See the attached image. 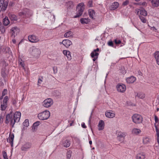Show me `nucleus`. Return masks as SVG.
<instances>
[{"label":"nucleus","mask_w":159,"mask_h":159,"mask_svg":"<svg viewBox=\"0 0 159 159\" xmlns=\"http://www.w3.org/2000/svg\"><path fill=\"white\" fill-rule=\"evenodd\" d=\"M63 145L65 147H68L70 145V142L68 140H66L63 143Z\"/></svg>","instance_id":"nucleus-33"},{"label":"nucleus","mask_w":159,"mask_h":159,"mask_svg":"<svg viewBox=\"0 0 159 159\" xmlns=\"http://www.w3.org/2000/svg\"><path fill=\"white\" fill-rule=\"evenodd\" d=\"M152 30L153 31H156V30H157L154 27H152Z\"/></svg>","instance_id":"nucleus-60"},{"label":"nucleus","mask_w":159,"mask_h":159,"mask_svg":"<svg viewBox=\"0 0 159 159\" xmlns=\"http://www.w3.org/2000/svg\"><path fill=\"white\" fill-rule=\"evenodd\" d=\"M5 31V30L4 26L2 25L1 27H0V31L1 32V33H4Z\"/></svg>","instance_id":"nucleus-43"},{"label":"nucleus","mask_w":159,"mask_h":159,"mask_svg":"<svg viewBox=\"0 0 159 159\" xmlns=\"http://www.w3.org/2000/svg\"><path fill=\"white\" fill-rule=\"evenodd\" d=\"M117 138L120 141H123L125 137V134L121 132H118L117 133Z\"/></svg>","instance_id":"nucleus-13"},{"label":"nucleus","mask_w":159,"mask_h":159,"mask_svg":"<svg viewBox=\"0 0 159 159\" xmlns=\"http://www.w3.org/2000/svg\"><path fill=\"white\" fill-rule=\"evenodd\" d=\"M89 14L90 18H91L93 19H95V12L94 10L92 9H90L89 10Z\"/></svg>","instance_id":"nucleus-25"},{"label":"nucleus","mask_w":159,"mask_h":159,"mask_svg":"<svg viewBox=\"0 0 159 159\" xmlns=\"http://www.w3.org/2000/svg\"><path fill=\"white\" fill-rule=\"evenodd\" d=\"M50 112L47 110L45 111L38 114V118L41 120H47L50 116Z\"/></svg>","instance_id":"nucleus-3"},{"label":"nucleus","mask_w":159,"mask_h":159,"mask_svg":"<svg viewBox=\"0 0 159 159\" xmlns=\"http://www.w3.org/2000/svg\"><path fill=\"white\" fill-rule=\"evenodd\" d=\"M141 132V130L138 128H133L131 131L132 134L135 135H138Z\"/></svg>","instance_id":"nucleus-24"},{"label":"nucleus","mask_w":159,"mask_h":159,"mask_svg":"<svg viewBox=\"0 0 159 159\" xmlns=\"http://www.w3.org/2000/svg\"><path fill=\"white\" fill-rule=\"evenodd\" d=\"M108 44L109 46L113 47V43L112 41H109L108 43Z\"/></svg>","instance_id":"nucleus-48"},{"label":"nucleus","mask_w":159,"mask_h":159,"mask_svg":"<svg viewBox=\"0 0 159 159\" xmlns=\"http://www.w3.org/2000/svg\"><path fill=\"white\" fill-rule=\"evenodd\" d=\"M119 5V4L118 2H115L110 7V9L111 10H115L118 8Z\"/></svg>","instance_id":"nucleus-22"},{"label":"nucleus","mask_w":159,"mask_h":159,"mask_svg":"<svg viewBox=\"0 0 159 159\" xmlns=\"http://www.w3.org/2000/svg\"><path fill=\"white\" fill-rule=\"evenodd\" d=\"M140 13L144 16H146L147 15V12L143 9L141 10Z\"/></svg>","instance_id":"nucleus-35"},{"label":"nucleus","mask_w":159,"mask_h":159,"mask_svg":"<svg viewBox=\"0 0 159 159\" xmlns=\"http://www.w3.org/2000/svg\"><path fill=\"white\" fill-rule=\"evenodd\" d=\"M40 53V50L37 48H34L33 49L32 51V54L34 57H38Z\"/></svg>","instance_id":"nucleus-17"},{"label":"nucleus","mask_w":159,"mask_h":159,"mask_svg":"<svg viewBox=\"0 0 159 159\" xmlns=\"http://www.w3.org/2000/svg\"><path fill=\"white\" fill-rule=\"evenodd\" d=\"M157 63L159 65V60H156Z\"/></svg>","instance_id":"nucleus-63"},{"label":"nucleus","mask_w":159,"mask_h":159,"mask_svg":"<svg viewBox=\"0 0 159 159\" xmlns=\"http://www.w3.org/2000/svg\"><path fill=\"white\" fill-rule=\"evenodd\" d=\"M154 119L155 121V123H156V124L157 123H158L159 122V119H158L157 116L156 115L154 116Z\"/></svg>","instance_id":"nucleus-46"},{"label":"nucleus","mask_w":159,"mask_h":159,"mask_svg":"<svg viewBox=\"0 0 159 159\" xmlns=\"http://www.w3.org/2000/svg\"><path fill=\"white\" fill-rule=\"evenodd\" d=\"M3 96L2 95V96L0 97V100H2L3 98Z\"/></svg>","instance_id":"nucleus-64"},{"label":"nucleus","mask_w":159,"mask_h":159,"mask_svg":"<svg viewBox=\"0 0 159 159\" xmlns=\"http://www.w3.org/2000/svg\"><path fill=\"white\" fill-rule=\"evenodd\" d=\"M14 119L13 117L11 112L9 114L7 115L6 117L5 123L6 124H8L9 123L10 125L12 126V127H13L14 125L16 123L14 121Z\"/></svg>","instance_id":"nucleus-4"},{"label":"nucleus","mask_w":159,"mask_h":159,"mask_svg":"<svg viewBox=\"0 0 159 159\" xmlns=\"http://www.w3.org/2000/svg\"><path fill=\"white\" fill-rule=\"evenodd\" d=\"M81 125H82V127L84 128H86V126L85 125L84 123H82Z\"/></svg>","instance_id":"nucleus-56"},{"label":"nucleus","mask_w":159,"mask_h":159,"mask_svg":"<svg viewBox=\"0 0 159 159\" xmlns=\"http://www.w3.org/2000/svg\"><path fill=\"white\" fill-rule=\"evenodd\" d=\"M71 156V152L70 151H68L67 152L66 154L67 158L69 159Z\"/></svg>","instance_id":"nucleus-44"},{"label":"nucleus","mask_w":159,"mask_h":159,"mask_svg":"<svg viewBox=\"0 0 159 159\" xmlns=\"http://www.w3.org/2000/svg\"><path fill=\"white\" fill-rule=\"evenodd\" d=\"M13 3L12 2H10V3L9 4V6H10V7H12L13 5Z\"/></svg>","instance_id":"nucleus-57"},{"label":"nucleus","mask_w":159,"mask_h":159,"mask_svg":"<svg viewBox=\"0 0 159 159\" xmlns=\"http://www.w3.org/2000/svg\"><path fill=\"white\" fill-rule=\"evenodd\" d=\"M136 80V78L134 76H131L130 77L127 78L126 81L128 84L133 83Z\"/></svg>","instance_id":"nucleus-18"},{"label":"nucleus","mask_w":159,"mask_h":159,"mask_svg":"<svg viewBox=\"0 0 159 159\" xmlns=\"http://www.w3.org/2000/svg\"><path fill=\"white\" fill-rule=\"evenodd\" d=\"M43 106L45 107H49L53 103L52 99L51 98H48L44 100L42 103Z\"/></svg>","instance_id":"nucleus-7"},{"label":"nucleus","mask_w":159,"mask_h":159,"mask_svg":"<svg viewBox=\"0 0 159 159\" xmlns=\"http://www.w3.org/2000/svg\"><path fill=\"white\" fill-rule=\"evenodd\" d=\"M42 82V80L40 79H39L38 80V85H39V84H40Z\"/></svg>","instance_id":"nucleus-54"},{"label":"nucleus","mask_w":159,"mask_h":159,"mask_svg":"<svg viewBox=\"0 0 159 159\" xmlns=\"http://www.w3.org/2000/svg\"><path fill=\"white\" fill-rule=\"evenodd\" d=\"M12 42L13 43H16V40L15 39H13L12 40Z\"/></svg>","instance_id":"nucleus-61"},{"label":"nucleus","mask_w":159,"mask_h":159,"mask_svg":"<svg viewBox=\"0 0 159 159\" xmlns=\"http://www.w3.org/2000/svg\"><path fill=\"white\" fill-rule=\"evenodd\" d=\"M20 30L17 27H15L12 28L11 30L10 33L12 38L15 37L16 35L19 33Z\"/></svg>","instance_id":"nucleus-11"},{"label":"nucleus","mask_w":159,"mask_h":159,"mask_svg":"<svg viewBox=\"0 0 159 159\" xmlns=\"http://www.w3.org/2000/svg\"><path fill=\"white\" fill-rule=\"evenodd\" d=\"M154 56L156 60H159V51L156 52L154 53Z\"/></svg>","instance_id":"nucleus-36"},{"label":"nucleus","mask_w":159,"mask_h":159,"mask_svg":"<svg viewBox=\"0 0 159 159\" xmlns=\"http://www.w3.org/2000/svg\"><path fill=\"white\" fill-rule=\"evenodd\" d=\"M99 51V49L97 48L96 49H95L94 51L91 52V56L92 57L94 58L93 60H96V59H97L98 56L99 55L98 53L97 52Z\"/></svg>","instance_id":"nucleus-15"},{"label":"nucleus","mask_w":159,"mask_h":159,"mask_svg":"<svg viewBox=\"0 0 159 159\" xmlns=\"http://www.w3.org/2000/svg\"><path fill=\"white\" fill-rule=\"evenodd\" d=\"M14 137V134L10 133L8 138L7 139V141L10 143L11 146H13V141Z\"/></svg>","instance_id":"nucleus-14"},{"label":"nucleus","mask_w":159,"mask_h":159,"mask_svg":"<svg viewBox=\"0 0 159 159\" xmlns=\"http://www.w3.org/2000/svg\"><path fill=\"white\" fill-rule=\"evenodd\" d=\"M84 7L83 3L79 4L76 7V15L74 16V18H77L81 16L84 11Z\"/></svg>","instance_id":"nucleus-1"},{"label":"nucleus","mask_w":159,"mask_h":159,"mask_svg":"<svg viewBox=\"0 0 159 159\" xmlns=\"http://www.w3.org/2000/svg\"><path fill=\"white\" fill-rule=\"evenodd\" d=\"M53 71H54V73H57V68H56V69H55V68L53 67Z\"/></svg>","instance_id":"nucleus-59"},{"label":"nucleus","mask_w":159,"mask_h":159,"mask_svg":"<svg viewBox=\"0 0 159 159\" xmlns=\"http://www.w3.org/2000/svg\"><path fill=\"white\" fill-rule=\"evenodd\" d=\"M19 65H20L21 66H22L23 67V69H25V67H24L25 65H24V62H20L19 61Z\"/></svg>","instance_id":"nucleus-51"},{"label":"nucleus","mask_w":159,"mask_h":159,"mask_svg":"<svg viewBox=\"0 0 159 159\" xmlns=\"http://www.w3.org/2000/svg\"><path fill=\"white\" fill-rule=\"evenodd\" d=\"M8 100V97L6 96L4 98L2 102H1V109L2 111L5 110L7 107Z\"/></svg>","instance_id":"nucleus-8"},{"label":"nucleus","mask_w":159,"mask_h":159,"mask_svg":"<svg viewBox=\"0 0 159 159\" xmlns=\"http://www.w3.org/2000/svg\"><path fill=\"white\" fill-rule=\"evenodd\" d=\"M2 156L4 159H8L6 152L5 151H3L2 152Z\"/></svg>","instance_id":"nucleus-40"},{"label":"nucleus","mask_w":159,"mask_h":159,"mask_svg":"<svg viewBox=\"0 0 159 159\" xmlns=\"http://www.w3.org/2000/svg\"><path fill=\"white\" fill-rule=\"evenodd\" d=\"M19 15L23 17H29L32 15V13L31 11L26 8L19 12Z\"/></svg>","instance_id":"nucleus-5"},{"label":"nucleus","mask_w":159,"mask_h":159,"mask_svg":"<svg viewBox=\"0 0 159 159\" xmlns=\"http://www.w3.org/2000/svg\"><path fill=\"white\" fill-rule=\"evenodd\" d=\"M89 143L90 145H91L92 144V141L90 140L89 141Z\"/></svg>","instance_id":"nucleus-62"},{"label":"nucleus","mask_w":159,"mask_h":159,"mask_svg":"<svg viewBox=\"0 0 159 159\" xmlns=\"http://www.w3.org/2000/svg\"><path fill=\"white\" fill-rule=\"evenodd\" d=\"M105 115L107 117L109 118H112L115 117V113L112 111L107 112L105 113Z\"/></svg>","instance_id":"nucleus-23"},{"label":"nucleus","mask_w":159,"mask_h":159,"mask_svg":"<svg viewBox=\"0 0 159 159\" xmlns=\"http://www.w3.org/2000/svg\"><path fill=\"white\" fill-rule=\"evenodd\" d=\"M28 38L29 40L31 43H37L39 41V38L34 35H29Z\"/></svg>","instance_id":"nucleus-10"},{"label":"nucleus","mask_w":159,"mask_h":159,"mask_svg":"<svg viewBox=\"0 0 159 159\" xmlns=\"http://www.w3.org/2000/svg\"><path fill=\"white\" fill-rule=\"evenodd\" d=\"M140 5H142L143 6H146L147 5V3L145 2H142L141 3V4H140Z\"/></svg>","instance_id":"nucleus-58"},{"label":"nucleus","mask_w":159,"mask_h":159,"mask_svg":"<svg viewBox=\"0 0 159 159\" xmlns=\"http://www.w3.org/2000/svg\"><path fill=\"white\" fill-rule=\"evenodd\" d=\"M21 116V113L19 111H16L14 114L13 116L14 119V121L16 122H18L20 120Z\"/></svg>","instance_id":"nucleus-12"},{"label":"nucleus","mask_w":159,"mask_h":159,"mask_svg":"<svg viewBox=\"0 0 159 159\" xmlns=\"http://www.w3.org/2000/svg\"><path fill=\"white\" fill-rule=\"evenodd\" d=\"M24 126L28 127L29 125V121L28 119H25L23 123Z\"/></svg>","instance_id":"nucleus-38"},{"label":"nucleus","mask_w":159,"mask_h":159,"mask_svg":"<svg viewBox=\"0 0 159 159\" xmlns=\"http://www.w3.org/2000/svg\"><path fill=\"white\" fill-rule=\"evenodd\" d=\"M129 3V2L128 0H126V1L124 2L123 3L122 5L124 6H126L128 5Z\"/></svg>","instance_id":"nucleus-47"},{"label":"nucleus","mask_w":159,"mask_h":159,"mask_svg":"<svg viewBox=\"0 0 159 159\" xmlns=\"http://www.w3.org/2000/svg\"><path fill=\"white\" fill-rule=\"evenodd\" d=\"M145 154L143 152H140L137 154L136 156V159H145Z\"/></svg>","instance_id":"nucleus-20"},{"label":"nucleus","mask_w":159,"mask_h":159,"mask_svg":"<svg viewBox=\"0 0 159 159\" xmlns=\"http://www.w3.org/2000/svg\"><path fill=\"white\" fill-rule=\"evenodd\" d=\"M151 2L154 7H157L159 6V0H152Z\"/></svg>","instance_id":"nucleus-26"},{"label":"nucleus","mask_w":159,"mask_h":159,"mask_svg":"<svg viewBox=\"0 0 159 159\" xmlns=\"http://www.w3.org/2000/svg\"><path fill=\"white\" fill-rule=\"evenodd\" d=\"M157 141L158 144H159V134H156Z\"/></svg>","instance_id":"nucleus-53"},{"label":"nucleus","mask_w":159,"mask_h":159,"mask_svg":"<svg viewBox=\"0 0 159 159\" xmlns=\"http://www.w3.org/2000/svg\"><path fill=\"white\" fill-rule=\"evenodd\" d=\"M72 33L71 31H69L67 33H66L64 35V36L66 38H68L69 37L71 36L72 35Z\"/></svg>","instance_id":"nucleus-37"},{"label":"nucleus","mask_w":159,"mask_h":159,"mask_svg":"<svg viewBox=\"0 0 159 159\" xmlns=\"http://www.w3.org/2000/svg\"><path fill=\"white\" fill-rule=\"evenodd\" d=\"M9 18L12 21H16L17 20L16 16L14 14H10L9 15Z\"/></svg>","instance_id":"nucleus-32"},{"label":"nucleus","mask_w":159,"mask_h":159,"mask_svg":"<svg viewBox=\"0 0 159 159\" xmlns=\"http://www.w3.org/2000/svg\"><path fill=\"white\" fill-rule=\"evenodd\" d=\"M7 93V89H4L2 93V95L3 96H5Z\"/></svg>","instance_id":"nucleus-45"},{"label":"nucleus","mask_w":159,"mask_h":159,"mask_svg":"<svg viewBox=\"0 0 159 159\" xmlns=\"http://www.w3.org/2000/svg\"><path fill=\"white\" fill-rule=\"evenodd\" d=\"M3 22L4 25L7 26L10 23V21L7 17H5L3 19Z\"/></svg>","instance_id":"nucleus-31"},{"label":"nucleus","mask_w":159,"mask_h":159,"mask_svg":"<svg viewBox=\"0 0 159 159\" xmlns=\"http://www.w3.org/2000/svg\"><path fill=\"white\" fill-rule=\"evenodd\" d=\"M150 141V139L148 137H145L143 138V142L144 144H148Z\"/></svg>","instance_id":"nucleus-30"},{"label":"nucleus","mask_w":159,"mask_h":159,"mask_svg":"<svg viewBox=\"0 0 159 159\" xmlns=\"http://www.w3.org/2000/svg\"><path fill=\"white\" fill-rule=\"evenodd\" d=\"M139 17L141 21L143 23H145L146 22L147 20L145 17L142 16H139Z\"/></svg>","instance_id":"nucleus-39"},{"label":"nucleus","mask_w":159,"mask_h":159,"mask_svg":"<svg viewBox=\"0 0 159 159\" xmlns=\"http://www.w3.org/2000/svg\"><path fill=\"white\" fill-rule=\"evenodd\" d=\"M66 6L68 9H70L72 8L73 6L72 2L71 1L68 2L66 3Z\"/></svg>","instance_id":"nucleus-29"},{"label":"nucleus","mask_w":159,"mask_h":159,"mask_svg":"<svg viewBox=\"0 0 159 159\" xmlns=\"http://www.w3.org/2000/svg\"><path fill=\"white\" fill-rule=\"evenodd\" d=\"M141 9H137L135 10V12L137 13V14H138L139 12H140Z\"/></svg>","instance_id":"nucleus-55"},{"label":"nucleus","mask_w":159,"mask_h":159,"mask_svg":"<svg viewBox=\"0 0 159 159\" xmlns=\"http://www.w3.org/2000/svg\"><path fill=\"white\" fill-rule=\"evenodd\" d=\"M133 122L136 124L142 123L143 121V118L140 115L135 114L132 117Z\"/></svg>","instance_id":"nucleus-2"},{"label":"nucleus","mask_w":159,"mask_h":159,"mask_svg":"<svg viewBox=\"0 0 159 159\" xmlns=\"http://www.w3.org/2000/svg\"><path fill=\"white\" fill-rule=\"evenodd\" d=\"M11 102L12 104L14 106H16L17 102V99L13 98L12 99Z\"/></svg>","instance_id":"nucleus-41"},{"label":"nucleus","mask_w":159,"mask_h":159,"mask_svg":"<svg viewBox=\"0 0 159 159\" xmlns=\"http://www.w3.org/2000/svg\"><path fill=\"white\" fill-rule=\"evenodd\" d=\"M65 52H66V55L67 56V57L68 59H71L70 56V52L69 51H67L66 50H63V53H65Z\"/></svg>","instance_id":"nucleus-34"},{"label":"nucleus","mask_w":159,"mask_h":159,"mask_svg":"<svg viewBox=\"0 0 159 159\" xmlns=\"http://www.w3.org/2000/svg\"><path fill=\"white\" fill-rule=\"evenodd\" d=\"M92 1H89L88 2V5L89 7H92Z\"/></svg>","instance_id":"nucleus-50"},{"label":"nucleus","mask_w":159,"mask_h":159,"mask_svg":"<svg viewBox=\"0 0 159 159\" xmlns=\"http://www.w3.org/2000/svg\"><path fill=\"white\" fill-rule=\"evenodd\" d=\"M115 42L116 44H120L121 43V41L120 40H115Z\"/></svg>","instance_id":"nucleus-49"},{"label":"nucleus","mask_w":159,"mask_h":159,"mask_svg":"<svg viewBox=\"0 0 159 159\" xmlns=\"http://www.w3.org/2000/svg\"><path fill=\"white\" fill-rule=\"evenodd\" d=\"M116 87L117 91L121 93H124L126 89V86L123 84H118Z\"/></svg>","instance_id":"nucleus-9"},{"label":"nucleus","mask_w":159,"mask_h":159,"mask_svg":"<svg viewBox=\"0 0 159 159\" xmlns=\"http://www.w3.org/2000/svg\"><path fill=\"white\" fill-rule=\"evenodd\" d=\"M105 124L104 121L102 120L99 121L98 125V129L99 130H103Z\"/></svg>","instance_id":"nucleus-19"},{"label":"nucleus","mask_w":159,"mask_h":159,"mask_svg":"<svg viewBox=\"0 0 159 159\" xmlns=\"http://www.w3.org/2000/svg\"><path fill=\"white\" fill-rule=\"evenodd\" d=\"M137 97L138 98L142 99L145 98V95L143 93H137V94L135 95V97Z\"/></svg>","instance_id":"nucleus-28"},{"label":"nucleus","mask_w":159,"mask_h":159,"mask_svg":"<svg viewBox=\"0 0 159 159\" xmlns=\"http://www.w3.org/2000/svg\"><path fill=\"white\" fill-rule=\"evenodd\" d=\"M40 124V122L39 121H37L34 124V126H37L39 125Z\"/></svg>","instance_id":"nucleus-52"},{"label":"nucleus","mask_w":159,"mask_h":159,"mask_svg":"<svg viewBox=\"0 0 159 159\" xmlns=\"http://www.w3.org/2000/svg\"><path fill=\"white\" fill-rule=\"evenodd\" d=\"M31 146V144L30 143H26L21 147V149L23 151H26L30 149Z\"/></svg>","instance_id":"nucleus-16"},{"label":"nucleus","mask_w":159,"mask_h":159,"mask_svg":"<svg viewBox=\"0 0 159 159\" xmlns=\"http://www.w3.org/2000/svg\"><path fill=\"white\" fill-rule=\"evenodd\" d=\"M8 4L7 1L5 0H0V12L1 11H5L7 7Z\"/></svg>","instance_id":"nucleus-6"},{"label":"nucleus","mask_w":159,"mask_h":159,"mask_svg":"<svg viewBox=\"0 0 159 159\" xmlns=\"http://www.w3.org/2000/svg\"><path fill=\"white\" fill-rule=\"evenodd\" d=\"M80 21L82 24H87L90 22V20L88 18H81Z\"/></svg>","instance_id":"nucleus-27"},{"label":"nucleus","mask_w":159,"mask_h":159,"mask_svg":"<svg viewBox=\"0 0 159 159\" xmlns=\"http://www.w3.org/2000/svg\"><path fill=\"white\" fill-rule=\"evenodd\" d=\"M62 44L66 47L68 48L72 44L71 42L69 39H65L63 41Z\"/></svg>","instance_id":"nucleus-21"},{"label":"nucleus","mask_w":159,"mask_h":159,"mask_svg":"<svg viewBox=\"0 0 159 159\" xmlns=\"http://www.w3.org/2000/svg\"><path fill=\"white\" fill-rule=\"evenodd\" d=\"M154 126L156 129V134H159V128L158 127V125H157L156 124V123H154Z\"/></svg>","instance_id":"nucleus-42"}]
</instances>
